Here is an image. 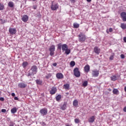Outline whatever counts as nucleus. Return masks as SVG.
<instances>
[{
    "label": "nucleus",
    "instance_id": "obj_37",
    "mask_svg": "<svg viewBox=\"0 0 126 126\" xmlns=\"http://www.w3.org/2000/svg\"><path fill=\"white\" fill-rule=\"evenodd\" d=\"M74 122H75V124H79V119L76 118L74 120Z\"/></svg>",
    "mask_w": 126,
    "mask_h": 126
},
{
    "label": "nucleus",
    "instance_id": "obj_20",
    "mask_svg": "<svg viewBox=\"0 0 126 126\" xmlns=\"http://www.w3.org/2000/svg\"><path fill=\"white\" fill-rule=\"evenodd\" d=\"M73 105L74 107H77V106H78V101L77 99H75L73 101Z\"/></svg>",
    "mask_w": 126,
    "mask_h": 126
},
{
    "label": "nucleus",
    "instance_id": "obj_43",
    "mask_svg": "<svg viewBox=\"0 0 126 126\" xmlns=\"http://www.w3.org/2000/svg\"><path fill=\"white\" fill-rule=\"evenodd\" d=\"M109 32H113V29L112 28H109Z\"/></svg>",
    "mask_w": 126,
    "mask_h": 126
},
{
    "label": "nucleus",
    "instance_id": "obj_19",
    "mask_svg": "<svg viewBox=\"0 0 126 126\" xmlns=\"http://www.w3.org/2000/svg\"><path fill=\"white\" fill-rule=\"evenodd\" d=\"M113 93L115 95H119V94H120V92H119L118 89H114L113 90Z\"/></svg>",
    "mask_w": 126,
    "mask_h": 126
},
{
    "label": "nucleus",
    "instance_id": "obj_13",
    "mask_svg": "<svg viewBox=\"0 0 126 126\" xmlns=\"http://www.w3.org/2000/svg\"><path fill=\"white\" fill-rule=\"evenodd\" d=\"M67 106V103L64 102L63 104L61 106L60 109L61 110H62V111H64V110L66 109Z\"/></svg>",
    "mask_w": 126,
    "mask_h": 126
},
{
    "label": "nucleus",
    "instance_id": "obj_17",
    "mask_svg": "<svg viewBox=\"0 0 126 126\" xmlns=\"http://www.w3.org/2000/svg\"><path fill=\"white\" fill-rule=\"evenodd\" d=\"M68 48V47L67 46V45L64 44L62 45V49L63 52H64L66 50H67Z\"/></svg>",
    "mask_w": 126,
    "mask_h": 126
},
{
    "label": "nucleus",
    "instance_id": "obj_22",
    "mask_svg": "<svg viewBox=\"0 0 126 126\" xmlns=\"http://www.w3.org/2000/svg\"><path fill=\"white\" fill-rule=\"evenodd\" d=\"M17 112V108L16 107H14L11 110V113L12 114H15Z\"/></svg>",
    "mask_w": 126,
    "mask_h": 126
},
{
    "label": "nucleus",
    "instance_id": "obj_11",
    "mask_svg": "<svg viewBox=\"0 0 126 126\" xmlns=\"http://www.w3.org/2000/svg\"><path fill=\"white\" fill-rule=\"evenodd\" d=\"M18 86L19 88H26L27 86V84L24 83H19L18 84Z\"/></svg>",
    "mask_w": 126,
    "mask_h": 126
},
{
    "label": "nucleus",
    "instance_id": "obj_51",
    "mask_svg": "<svg viewBox=\"0 0 126 126\" xmlns=\"http://www.w3.org/2000/svg\"><path fill=\"white\" fill-rule=\"evenodd\" d=\"M108 91H109V92L112 91V90H111V89H108Z\"/></svg>",
    "mask_w": 126,
    "mask_h": 126
},
{
    "label": "nucleus",
    "instance_id": "obj_53",
    "mask_svg": "<svg viewBox=\"0 0 126 126\" xmlns=\"http://www.w3.org/2000/svg\"><path fill=\"white\" fill-rule=\"evenodd\" d=\"M124 90H125V92H126V86L125 87Z\"/></svg>",
    "mask_w": 126,
    "mask_h": 126
},
{
    "label": "nucleus",
    "instance_id": "obj_3",
    "mask_svg": "<svg viewBox=\"0 0 126 126\" xmlns=\"http://www.w3.org/2000/svg\"><path fill=\"white\" fill-rule=\"evenodd\" d=\"M74 74L76 77H80V71H79V69L76 67L73 70Z\"/></svg>",
    "mask_w": 126,
    "mask_h": 126
},
{
    "label": "nucleus",
    "instance_id": "obj_48",
    "mask_svg": "<svg viewBox=\"0 0 126 126\" xmlns=\"http://www.w3.org/2000/svg\"><path fill=\"white\" fill-rule=\"evenodd\" d=\"M123 39H124V42L125 43H126V37H124Z\"/></svg>",
    "mask_w": 126,
    "mask_h": 126
},
{
    "label": "nucleus",
    "instance_id": "obj_45",
    "mask_svg": "<svg viewBox=\"0 0 126 126\" xmlns=\"http://www.w3.org/2000/svg\"><path fill=\"white\" fill-rule=\"evenodd\" d=\"M57 63H53V66H57Z\"/></svg>",
    "mask_w": 126,
    "mask_h": 126
},
{
    "label": "nucleus",
    "instance_id": "obj_32",
    "mask_svg": "<svg viewBox=\"0 0 126 126\" xmlns=\"http://www.w3.org/2000/svg\"><path fill=\"white\" fill-rule=\"evenodd\" d=\"M115 57V53H112V55L110 56L109 60L110 61H113L114 60V57Z\"/></svg>",
    "mask_w": 126,
    "mask_h": 126
},
{
    "label": "nucleus",
    "instance_id": "obj_33",
    "mask_svg": "<svg viewBox=\"0 0 126 126\" xmlns=\"http://www.w3.org/2000/svg\"><path fill=\"white\" fill-rule=\"evenodd\" d=\"M64 89H69V84H66L63 85Z\"/></svg>",
    "mask_w": 126,
    "mask_h": 126
},
{
    "label": "nucleus",
    "instance_id": "obj_1",
    "mask_svg": "<svg viewBox=\"0 0 126 126\" xmlns=\"http://www.w3.org/2000/svg\"><path fill=\"white\" fill-rule=\"evenodd\" d=\"M49 51L50 52V55L51 57H53L55 55V51H56V46L55 45H51L49 48Z\"/></svg>",
    "mask_w": 126,
    "mask_h": 126
},
{
    "label": "nucleus",
    "instance_id": "obj_47",
    "mask_svg": "<svg viewBox=\"0 0 126 126\" xmlns=\"http://www.w3.org/2000/svg\"><path fill=\"white\" fill-rule=\"evenodd\" d=\"M123 111H124V112H126V106H125V107L124 108Z\"/></svg>",
    "mask_w": 126,
    "mask_h": 126
},
{
    "label": "nucleus",
    "instance_id": "obj_40",
    "mask_svg": "<svg viewBox=\"0 0 126 126\" xmlns=\"http://www.w3.org/2000/svg\"><path fill=\"white\" fill-rule=\"evenodd\" d=\"M0 101H1L2 102H3V101H4V98L0 97Z\"/></svg>",
    "mask_w": 126,
    "mask_h": 126
},
{
    "label": "nucleus",
    "instance_id": "obj_39",
    "mask_svg": "<svg viewBox=\"0 0 126 126\" xmlns=\"http://www.w3.org/2000/svg\"><path fill=\"white\" fill-rule=\"evenodd\" d=\"M120 57H121V59H125V55H124V54H121V55H120Z\"/></svg>",
    "mask_w": 126,
    "mask_h": 126
},
{
    "label": "nucleus",
    "instance_id": "obj_42",
    "mask_svg": "<svg viewBox=\"0 0 126 126\" xmlns=\"http://www.w3.org/2000/svg\"><path fill=\"white\" fill-rule=\"evenodd\" d=\"M70 1L72 3H74V2H75V0H70Z\"/></svg>",
    "mask_w": 126,
    "mask_h": 126
},
{
    "label": "nucleus",
    "instance_id": "obj_52",
    "mask_svg": "<svg viewBox=\"0 0 126 126\" xmlns=\"http://www.w3.org/2000/svg\"><path fill=\"white\" fill-rule=\"evenodd\" d=\"M87 1H88V2H90V1H91V0H87Z\"/></svg>",
    "mask_w": 126,
    "mask_h": 126
},
{
    "label": "nucleus",
    "instance_id": "obj_18",
    "mask_svg": "<svg viewBox=\"0 0 126 126\" xmlns=\"http://www.w3.org/2000/svg\"><path fill=\"white\" fill-rule=\"evenodd\" d=\"M94 121H95V116H92L88 120L89 123H94Z\"/></svg>",
    "mask_w": 126,
    "mask_h": 126
},
{
    "label": "nucleus",
    "instance_id": "obj_31",
    "mask_svg": "<svg viewBox=\"0 0 126 126\" xmlns=\"http://www.w3.org/2000/svg\"><path fill=\"white\" fill-rule=\"evenodd\" d=\"M3 9H4V5L0 3V10H3Z\"/></svg>",
    "mask_w": 126,
    "mask_h": 126
},
{
    "label": "nucleus",
    "instance_id": "obj_29",
    "mask_svg": "<svg viewBox=\"0 0 126 126\" xmlns=\"http://www.w3.org/2000/svg\"><path fill=\"white\" fill-rule=\"evenodd\" d=\"M73 27L74 29H77L79 28V24L76 23H74L73 24Z\"/></svg>",
    "mask_w": 126,
    "mask_h": 126
},
{
    "label": "nucleus",
    "instance_id": "obj_4",
    "mask_svg": "<svg viewBox=\"0 0 126 126\" xmlns=\"http://www.w3.org/2000/svg\"><path fill=\"white\" fill-rule=\"evenodd\" d=\"M53 2H54V1L52 2V4L51 6V10H54V11L57 10L59 8V4L58 3H57L55 4H54V3H53Z\"/></svg>",
    "mask_w": 126,
    "mask_h": 126
},
{
    "label": "nucleus",
    "instance_id": "obj_5",
    "mask_svg": "<svg viewBox=\"0 0 126 126\" xmlns=\"http://www.w3.org/2000/svg\"><path fill=\"white\" fill-rule=\"evenodd\" d=\"M92 75L93 77H98L99 76V70L97 69L92 70Z\"/></svg>",
    "mask_w": 126,
    "mask_h": 126
},
{
    "label": "nucleus",
    "instance_id": "obj_54",
    "mask_svg": "<svg viewBox=\"0 0 126 126\" xmlns=\"http://www.w3.org/2000/svg\"><path fill=\"white\" fill-rule=\"evenodd\" d=\"M106 33H107V34H109V31H106Z\"/></svg>",
    "mask_w": 126,
    "mask_h": 126
},
{
    "label": "nucleus",
    "instance_id": "obj_27",
    "mask_svg": "<svg viewBox=\"0 0 126 126\" xmlns=\"http://www.w3.org/2000/svg\"><path fill=\"white\" fill-rule=\"evenodd\" d=\"M111 80H112V81H116V80H117V76H116L115 75L112 76L110 77Z\"/></svg>",
    "mask_w": 126,
    "mask_h": 126
},
{
    "label": "nucleus",
    "instance_id": "obj_14",
    "mask_svg": "<svg viewBox=\"0 0 126 126\" xmlns=\"http://www.w3.org/2000/svg\"><path fill=\"white\" fill-rule=\"evenodd\" d=\"M94 53H95V54L99 55V54H100L101 49H100V48H99V47H98L97 46H95L94 48Z\"/></svg>",
    "mask_w": 126,
    "mask_h": 126
},
{
    "label": "nucleus",
    "instance_id": "obj_8",
    "mask_svg": "<svg viewBox=\"0 0 126 126\" xmlns=\"http://www.w3.org/2000/svg\"><path fill=\"white\" fill-rule=\"evenodd\" d=\"M121 17L123 21L124 22H126V12H123L120 14Z\"/></svg>",
    "mask_w": 126,
    "mask_h": 126
},
{
    "label": "nucleus",
    "instance_id": "obj_2",
    "mask_svg": "<svg viewBox=\"0 0 126 126\" xmlns=\"http://www.w3.org/2000/svg\"><path fill=\"white\" fill-rule=\"evenodd\" d=\"M79 38V41L82 43V42H84L85 40H86V36L85 34H83L82 32H80V33L78 35Z\"/></svg>",
    "mask_w": 126,
    "mask_h": 126
},
{
    "label": "nucleus",
    "instance_id": "obj_15",
    "mask_svg": "<svg viewBox=\"0 0 126 126\" xmlns=\"http://www.w3.org/2000/svg\"><path fill=\"white\" fill-rule=\"evenodd\" d=\"M56 77L58 79H63V75L62 73H58L56 74Z\"/></svg>",
    "mask_w": 126,
    "mask_h": 126
},
{
    "label": "nucleus",
    "instance_id": "obj_44",
    "mask_svg": "<svg viewBox=\"0 0 126 126\" xmlns=\"http://www.w3.org/2000/svg\"><path fill=\"white\" fill-rule=\"evenodd\" d=\"M32 74H33V73H29L28 74V76H31V75H32Z\"/></svg>",
    "mask_w": 126,
    "mask_h": 126
},
{
    "label": "nucleus",
    "instance_id": "obj_38",
    "mask_svg": "<svg viewBox=\"0 0 126 126\" xmlns=\"http://www.w3.org/2000/svg\"><path fill=\"white\" fill-rule=\"evenodd\" d=\"M9 126H14V123H13V122H11L10 123V125Z\"/></svg>",
    "mask_w": 126,
    "mask_h": 126
},
{
    "label": "nucleus",
    "instance_id": "obj_12",
    "mask_svg": "<svg viewBox=\"0 0 126 126\" xmlns=\"http://www.w3.org/2000/svg\"><path fill=\"white\" fill-rule=\"evenodd\" d=\"M90 71V66L89 64H87L84 67V71L87 73H88Z\"/></svg>",
    "mask_w": 126,
    "mask_h": 126
},
{
    "label": "nucleus",
    "instance_id": "obj_6",
    "mask_svg": "<svg viewBox=\"0 0 126 126\" xmlns=\"http://www.w3.org/2000/svg\"><path fill=\"white\" fill-rule=\"evenodd\" d=\"M31 69L32 71L33 75H34V74H36L38 71V67H37V66L36 65L32 66Z\"/></svg>",
    "mask_w": 126,
    "mask_h": 126
},
{
    "label": "nucleus",
    "instance_id": "obj_49",
    "mask_svg": "<svg viewBox=\"0 0 126 126\" xmlns=\"http://www.w3.org/2000/svg\"><path fill=\"white\" fill-rule=\"evenodd\" d=\"M14 100H18V97H17V96H15L14 97Z\"/></svg>",
    "mask_w": 126,
    "mask_h": 126
},
{
    "label": "nucleus",
    "instance_id": "obj_23",
    "mask_svg": "<svg viewBox=\"0 0 126 126\" xmlns=\"http://www.w3.org/2000/svg\"><path fill=\"white\" fill-rule=\"evenodd\" d=\"M35 82L36 84H37L38 85H42V83H43V82H42V80L40 79H37L35 80Z\"/></svg>",
    "mask_w": 126,
    "mask_h": 126
},
{
    "label": "nucleus",
    "instance_id": "obj_25",
    "mask_svg": "<svg viewBox=\"0 0 126 126\" xmlns=\"http://www.w3.org/2000/svg\"><path fill=\"white\" fill-rule=\"evenodd\" d=\"M121 28L123 30H125L126 29V24L125 23H121Z\"/></svg>",
    "mask_w": 126,
    "mask_h": 126
},
{
    "label": "nucleus",
    "instance_id": "obj_16",
    "mask_svg": "<svg viewBox=\"0 0 126 126\" xmlns=\"http://www.w3.org/2000/svg\"><path fill=\"white\" fill-rule=\"evenodd\" d=\"M28 19H29L28 16H27V15H24L22 18V20L24 22H26L28 21Z\"/></svg>",
    "mask_w": 126,
    "mask_h": 126
},
{
    "label": "nucleus",
    "instance_id": "obj_28",
    "mask_svg": "<svg viewBox=\"0 0 126 126\" xmlns=\"http://www.w3.org/2000/svg\"><path fill=\"white\" fill-rule=\"evenodd\" d=\"M88 85V82L87 81H85L82 84L83 87H86Z\"/></svg>",
    "mask_w": 126,
    "mask_h": 126
},
{
    "label": "nucleus",
    "instance_id": "obj_36",
    "mask_svg": "<svg viewBox=\"0 0 126 126\" xmlns=\"http://www.w3.org/2000/svg\"><path fill=\"white\" fill-rule=\"evenodd\" d=\"M71 66H74L75 65V62L74 61H71L70 63Z\"/></svg>",
    "mask_w": 126,
    "mask_h": 126
},
{
    "label": "nucleus",
    "instance_id": "obj_35",
    "mask_svg": "<svg viewBox=\"0 0 126 126\" xmlns=\"http://www.w3.org/2000/svg\"><path fill=\"white\" fill-rule=\"evenodd\" d=\"M62 46H63V45H62V43L58 44V49L62 50Z\"/></svg>",
    "mask_w": 126,
    "mask_h": 126
},
{
    "label": "nucleus",
    "instance_id": "obj_41",
    "mask_svg": "<svg viewBox=\"0 0 126 126\" xmlns=\"http://www.w3.org/2000/svg\"><path fill=\"white\" fill-rule=\"evenodd\" d=\"M1 112H2V113H5V112H6V110H5L4 109H1Z\"/></svg>",
    "mask_w": 126,
    "mask_h": 126
},
{
    "label": "nucleus",
    "instance_id": "obj_34",
    "mask_svg": "<svg viewBox=\"0 0 126 126\" xmlns=\"http://www.w3.org/2000/svg\"><path fill=\"white\" fill-rule=\"evenodd\" d=\"M52 74L49 73L48 74H47V75L45 76V78H46V79H49V78H50Z\"/></svg>",
    "mask_w": 126,
    "mask_h": 126
},
{
    "label": "nucleus",
    "instance_id": "obj_10",
    "mask_svg": "<svg viewBox=\"0 0 126 126\" xmlns=\"http://www.w3.org/2000/svg\"><path fill=\"white\" fill-rule=\"evenodd\" d=\"M9 32L10 34L12 35H14V34H16V29L11 28L9 29Z\"/></svg>",
    "mask_w": 126,
    "mask_h": 126
},
{
    "label": "nucleus",
    "instance_id": "obj_7",
    "mask_svg": "<svg viewBox=\"0 0 126 126\" xmlns=\"http://www.w3.org/2000/svg\"><path fill=\"white\" fill-rule=\"evenodd\" d=\"M39 112L42 116H46L48 114V109L46 108L41 109Z\"/></svg>",
    "mask_w": 126,
    "mask_h": 126
},
{
    "label": "nucleus",
    "instance_id": "obj_46",
    "mask_svg": "<svg viewBox=\"0 0 126 126\" xmlns=\"http://www.w3.org/2000/svg\"><path fill=\"white\" fill-rule=\"evenodd\" d=\"M11 96H12L13 97H14V96H15V94H14V93H12Z\"/></svg>",
    "mask_w": 126,
    "mask_h": 126
},
{
    "label": "nucleus",
    "instance_id": "obj_26",
    "mask_svg": "<svg viewBox=\"0 0 126 126\" xmlns=\"http://www.w3.org/2000/svg\"><path fill=\"white\" fill-rule=\"evenodd\" d=\"M27 65H28V62H24L23 63L22 66H23V67H24V68H25L26 67V66H27Z\"/></svg>",
    "mask_w": 126,
    "mask_h": 126
},
{
    "label": "nucleus",
    "instance_id": "obj_24",
    "mask_svg": "<svg viewBox=\"0 0 126 126\" xmlns=\"http://www.w3.org/2000/svg\"><path fill=\"white\" fill-rule=\"evenodd\" d=\"M8 5L9 7L12 8L14 6V3H13L12 1H9L8 3Z\"/></svg>",
    "mask_w": 126,
    "mask_h": 126
},
{
    "label": "nucleus",
    "instance_id": "obj_50",
    "mask_svg": "<svg viewBox=\"0 0 126 126\" xmlns=\"http://www.w3.org/2000/svg\"><path fill=\"white\" fill-rule=\"evenodd\" d=\"M33 8H34V9H37V6H33Z\"/></svg>",
    "mask_w": 126,
    "mask_h": 126
},
{
    "label": "nucleus",
    "instance_id": "obj_55",
    "mask_svg": "<svg viewBox=\"0 0 126 126\" xmlns=\"http://www.w3.org/2000/svg\"><path fill=\"white\" fill-rule=\"evenodd\" d=\"M0 94H1V92H0Z\"/></svg>",
    "mask_w": 126,
    "mask_h": 126
},
{
    "label": "nucleus",
    "instance_id": "obj_21",
    "mask_svg": "<svg viewBox=\"0 0 126 126\" xmlns=\"http://www.w3.org/2000/svg\"><path fill=\"white\" fill-rule=\"evenodd\" d=\"M56 101L57 102H60L61 99H62V95L61 94H58L56 97Z\"/></svg>",
    "mask_w": 126,
    "mask_h": 126
},
{
    "label": "nucleus",
    "instance_id": "obj_30",
    "mask_svg": "<svg viewBox=\"0 0 126 126\" xmlns=\"http://www.w3.org/2000/svg\"><path fill=\"white\" fill-rule=\"evenodd\" d=\"M65 54H66V55H69V54H70V49L67 48V49L65 50Z\"/></svg>",
    "mask_w": 126,
    "mask_h": 126
},
{
    "label": "nucleus",
    "instance_id": "obj_9",
    "mask_svg": "<svg viewBox=\"0 0 126 126\" xmlns=\"http://www.w3.org/2000/svg\"><path fill=\"white\" fill-rule=\"evenodd\" d=\"M57 90V89L55 87H52L51 90L50 91V94H51V95H54L56 94Z\"/></svg>",
    "mask_w": 126,
    "mask_h": 126
}]
</instances>
